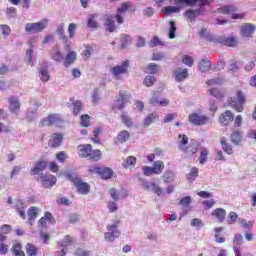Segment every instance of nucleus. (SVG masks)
<instances>
[{
  "mask_svg": "<svg viewBox=\"0 0 256 256\" xmlns=\"http://www.w3.org/2000/svg\"><path fill=\"white\" fill-rule=\"evenodd\" d=\"M236 97L237 98L230 97L228 99V103L231 105V107H233V109H236V111L241 113V111H243V103H245V96H243L241 91L237 90Z\"/></svg>",
  "mask_w": 256,
  "mask_h": 256,
  "instance_id": "nucleus-1",
  "label": "nucleus"
},
{
  "mask_svg": "<svg viewBox=\"0 0 256 256\" xmlns=\"http://www.w3.org/2000/svg\"><path fill=\"white\" fill-rule=\"evenodd\" d=\"M208 93L212 97H215V99H223V97H225V93L217 88H211L210 90H208Z\"/></svg>",
  "mask_w": 256,
  "mask_h": 256,
  "instance_id": "nucleus-31",
  "label": "nucleus"
},
{
  "mask_svg": "<svg viewBox=\"0 0 256 256\" xmlns=\"http://www.w3.org/2000/svg\"><path fill=\"white\" fill-rule=\"evenodd\" d=\"M135 163H137V158L130 156L128 157L124 162H123V167L127 168V167H131V165H135Z\"/></svg>",
  "mask_w": 256,
  "mask_h": 256,
  "instance_id": "nucleus-46",
  "label": "nucleus"
},
{
  "mask_svg": "<svg viewBox=\"0 0 256 256\" xmlns=\"http://www.w3.org/2000/svg\"><path fill=\"white\" fill-rule=\"evenodd\" d=\"M238 223L239 225H241V227H245L246 229H251L253 227V222H248L245 219H238Z\"/></svg>",
  "mask_w": 256,
  "mask_h": 256,
  "instance_id": "nucleus-58",
  "label": "nucleus"
},
{
  "mask_svg": "<svg viewBox=\"0 0 256 256\" xmlns=\"http://www.w3.org/2000/svg\"><path fill=\"white\" fill-rule=\"evenodd\" d=\"M237 213L235 212H230L228 217H227V223L228 225H233V223H235V221H237Z\"/></svg>",
  "mask_w": 256,
  "mask_h": 256,
  "instance_id": "nucleus-55",
  "label": "nucleus"
},
{
  "mask_svg": "<svg viewBox=\"0 0 256 256\" xmlns=\"http://www.w3.org/2000/svg\"><path fill=\"white\" fill-rule=\"evenodd\" d=\"M150 190L156 193V195H162L163 193V190H161V188L154 182L150 183Z\"/></svg>",
  "mask_w": 256,
  "mask_h": 256,
  "instance_id": "nucleus-53",
  "label": "nucleus"
},
{
  "mask_svg": "<svg viewBox=\"0 0 256 256\" xmlns=\"http://www.w3.org/2000/svg\"><path fill=\"white\" fill-rule=\"evenodd\" d=\"M70 181L73 182L74 187H76L77 191L81 193V195H87L91 190V187L86 182H83L81 178L70 177Z\"/></svg>",
  "mask_w": 256,
  "mask_h": 256,
  "instance_id": "nucleus-3",
  "label": "nucleus"
},
{
  "mask_svg": "<svg viewBox=\"0 0 256 256\" xmlns=\"http://www.w3.org/2000/svg\"><path fill=\"white\" fill-rule=\"evenodd\" d=\"M212 217H215L219 223H223L227 217V212L223 208H217L212 212Z\"/></svg>",
  "mask_w": 256,
  "mask_h": 256,
  "instance_id": "nucleus-15",
  "label": "nucleus"
},
{
  "mask_svg": "<svg viewBox=\"0 0 256 256\" xmlns=\"http://www.w3.org/2000/svg\"><path fill=\"white\" fill-rule=\"evenodd\" d=\"M90 173H99L102 179H111L113 177V170L111 168H100L93 166L89 169Z\"/></svg>",
  "mask_w": 256,
  "mask_h": 256,
  "instance_id": "nucleus-5",
  "label": "nucleus"
},
{
  "mask_svg": "<svg viewBox=\"0 0 256 256\" xmlns=\"http://www.w3.org/2000/svg\"><path fill=\"white\" fill-rule=\"evenodd\" d=\"M63 121L61 116L57 114H50L46 118H44L41 122L42 127H51V125H55V123H60Z\"/></svg>",
  "mask_w": 256,
  "mask_h": 256,
  "instance_id": "nucleus-8",
  "label": "nucleus"
},
{
  "mask_svg": "<svg viewBox=\"0 0 256 256\" xmlns=\"http://www.w3.org/2000/svg\"><path fill=\"white\" fill-rule=\"evenodd\" d=\"M95 17H97V15H92L90 18H88V27H90V29H97L98 27Z\"/></svg>",
  "mask_w": 256,
  "mask_h": 256,
  "instance_id": "nucleus-50",
  "label": "nucleus"
},
{
  "mask_svg": "<svg viewBox=\"0 0 256 256\" xmlns=\"http://www.w3.org/2000/svg\"><path fill=\"white\" fill-rule=\"evenodd\" d=\"M156 119H159V116L157 115V113H152L148 115L143 121L144 127H149L150 124L153 123V121H156Z\"/></svg>",
  "mask_w": 256,
  "mask_h": 256,
  "instance_id": "nucleus-34",
  "label": "nucleus"
},
{
  "mask_svg": "<svg viewBox=\"0 0 256 256\" xmlns=\"http://www.w3.org/2000/svg\"><path fill=\"white\" fill-rule=\"evenodd\" d=\"M157 45H164L157 36H154L150 41V47H157Z\"/></svg>",
  "mask_w": 256,
  "mask_h": 256,
  "instance_id": "nucleus-63",
  "label": "nucleus"
},
{
  "mask_svg": "<svg viewBox=\"0 0 256 256\" xmlns=\"http://www.w3.org/2000/svg\"><path fill=\"white\" fill-rule=\"evenodd\" d=\"M230 137H231V141H232V143H234V145H239L241 143V141H243V135L239 131H234Z\"/></svg>",
  "mask_w": 256,
  "mask_h": 256,
  "instance_id": "nucleus-28",
  "label": "nucleus"
},
{
  "mask_svg": "<svg viewBox=\"0 0 256 256\" xmlns=\"http://www.w3.org/2000/svg\"><path fill=\"white\" fill-rule=\"evenodd\" d=\"M233 119V112H231V110H226L219 116V123H221V125H223L224 127H227V125L232 123Z\"/></svg>",
  "mask_w": 256,
  "mask_h": 256,
  "instance_id": "nucleus-10",
  "label": "nucleus"
},
{
  "mask_svg": "<svg viewBox=\"0 0 256 256\" xmlns=\"http://www.w3.org/2000/svg\"><path fill=\"white\" fill-rule=\"evenodd\" d=\"M197 177H199V169L197 167H193L190 173L187 174L186 179L189 183H193Z\"/></svg>",
  "mask_w": 256,
  "mask_h": 256,
  "instance_id": "nucleus-25",
  "label": "nucleus"
},
{
  "mask_svg": "<svg viewBox=\"0 0 256 256\" xmlns=\"http://www.w3.org/2000/svg\"><path fill=\"white\" fill-rule=\"evenodd\" d=\"M142 170H143V174L146 177H151V175H155V171L153 170V167L144 166V167H142Z\"/></svg>",
  "mask_w": 256,
  "mask_h": 256,
  "instance_id": "nucleus-52",
  "label": "nucleus"
},
{
  "mask_svg": "<svg viewBox=\"0 0 256 256\" xmlns=\"http://www.w3.org/2000/svg\"><path fill=\"white\" fill-rule=\"evenodd\" d=\"M237 10V8H235V6H224L222 8H220V12L224 13V14H229V13H233Z\"/></svg>",
  "mask_w": 256,
  "mask_h": 256,
  "instance_id": "nucleus-54",
  "label": "nucleus"
},
{
  "mask_svg": "<svg viewBox=\"0 0 256 256\" xmlns=\"http://www.w3.org/2000/svg\"><path fill=\"white\" fill-rule=\"evenodd\" d=\"M220 143L222 145L223 151H225V153H227V155H233V147H231V145L227 144V141L225 140V138H221Z\"/></svg>",
  "mask_w": 256,
  "mask_h": 256,
  "instance_id": "nucleus-36",
  "label": "nucleus"
},
{
  "mask_svg": "<svg viewBox=\"0 0 256 256\" xmlns=\"http://www.w3.org/2000/svg\"><path fill=\"white\" fill-rule=\"evenodd\" d=\"M197 1H200L203 5H209L212 0H175V3H186V5H195Z\"/></svg>",
  "mask_w": 256,
  "mask_h": 256,
  "instance_id": "nucleus-30",
  "label": "nucleus"
},
{
  "mask_svg": "<svg viewBox=\"0 0 256 256\" xmlns=\"http://www.w3.org/2000/svg\"><path fill=\"white\" fill-rule=\"evenodd\" d=\"M152 169L154 170V175H161L163 173V169H165V163L161 160L155 161Z\"/></svg>",
  "mask_w": 256,
  "mask_h": 256,
  "instance_id": "nucleus-20",
  "label": "nucleus"
},
{
  "mask_svg": "<svg viewBox=\"0 0 256 256\" xmlns=\"http://www.w3.org/2000/svg\"><path fill=\"white\" fill-rule=\"evenodd\" d=\"M207 157H209V150L205 147L200 148V157H199V163L200 165H204L207 161Z\"/></svg>",
  "mask_w": 256,
  "mask_h": 256,
  "instance_id": "nucleus-27",
  "label": "nucleus"
},
{
  "mask_svg": "<svg viewBox=\"0 0 256 256\" xmlns=\"http://www.w3.org/2000/svg\"><path fill=\"white\" fill-rule=\"evenodd\" d=\"M234 247H241V243H243V236L241 234H236L233 240Z\"/></svg>",
  "mask_w": 256,
  "mask_h": 256,
  "instance_id": "nucleus-59",
  "label": "nucleus"
},
{
  "mask_svg": "<svg viewBox=\"0 0 256 256\" xmlns=\"http://www.w3.org/2000/svg\"><path fill=\"white\" fill-rule=\"evenodd\" d=\"M9 103H10V111H12V113H17V111L21 109V105L19 104V100L17 98L11 97L9 99Z\"/></svg>",
  "mask_w": 256,
  "mask_h": 256,
  "instance_id": "nucleus-23",
  "label": "nucleus"
},
{
  "mask_svg": "<svg viewBox=\"0 0 256 256\" xmlns=\"http://www.w3.org/2000/svg\"><path fill=\"white\" fill-rule=\"evenodd\" d=\"M189 121L192 125H205V123L209 121V118L207 116L193 113L189 115Z\"/></svg>",
  "mask_w": 256,
  "mask_h": 256,
  "instance_id": "nucleus-9",
  "label": "nucleus"
},
{
  "mask_svg": "<svg viewBox=\"0 0 256 256\" xmlns=\"http://www.w3.org/2000/svg\"><path fill=\"white\" fill-rule=\"evenodd\" d=\"M179 143H180V149L185 150V145L189 143V138L185 134L179 135Z\"/></svg>",
  "mask_w": 256,
  "mask_h": 256,
  "instance_id": "nucleus-45",
  "label": "nucleus"
},
{
  "mask_svg": "<svg viewBox=\"0 0 256 256\" xmlns=\"http://www.w3.org/2000/svg\"><path fill=\"white\" fill-rule=\"evenodd\" d=\"M21 243L15 242L12 247V251L15 256H25V252H23Z\"/></svg>",
  "mask_w": 256,
  "mask_h": 256,
  "instance_id": "nucleus-35",
  "label": "nucleus"
},
{
  "mask_svg": "<svg viewBox=\"0 0 256 256\" xmlns=\"http://www.w3.org/2000/svg\"><path fill=\"white\" fill-rule=\"evenodd\" d=\"M88 157L92 161H99L101 159V150H93L92 148Z\"/></svg>",
  "mask_w": 256,
  "mask_h": 256,
  "instance_id": "nucleus-38",
  "label": "nucleus"
},
{
  "mask_svg": "<svg viewBox=\"0 0 256 256\" xmlns=\"http://www.w3.org/2000/svg\"><path fill=\"white\" fill-rule=\"evenodd\" d=\"M78 148L80 157H89V155H91V149H93L90 144L80 145Z\"/></svg>",
  "mask_w": 256,
  "mask_h": 256,
  "instance_id": "nucleus-16",
  "label": "nucleus"
},
{
  "mask_svg": "<svg viewBox=\"0 0 256 256\" xmlns=\"http://www.w3.org/2000/svg\"><path fill=\"white\" fill-rule=\"evenodd\" d=\"M129 67V61L122 62L121 66H116L114 68H111V72L113 73L114 77L116 79H119V75H123L127 73V68Z\"/></svg>",
  "mask_w": 256,
  "mask_h": 256,
  "instance_id": "nucleus-11",
  "label": "nucleus"
},
{
  "mask_svg": "<svg viewBox=\"0 0 256 256\" xmlns=\"http://www.w3.org/2000/svg\"><path fill=\"white\" fill-rule=\"evenodd\" d=\"M77 256H91V251L85 250L83 248H78L76 251Z\"/></svg>",
  "mask_w": 256,
  "mask_h": 256,
  "instance_id": "nucleus-62",
  "label": "nucleus"
},
{
  "mask_svg": "<svg viewBox=\"0 0 256 256\" xmlns=\"http://www.w3.org/2000/svg\"><path fill=\"white\" fill-rule=\"evenodd\" d=\"M93 133H94V137H92V141L94 143H100V139H99V133H101V129L100 128H95L93 130Z\"/></svg>",
  "mask_w": 256,
  "mask_h": 256,
  "instance_id": "nucleus-60",
  "label": "nucleus"
},
{
  "mask_svg": "<svg viewBox=\"0 0 256 256\" xmlns=\"http://www.w3.org/2000/svg\"><path fill=\"white\" fill-rule=\"evenodd\" d=\"M156 82L157 78H155V76L148 75L144 79V85H146V87H152Z\"/></svg>",
  "mask_w": 256,
  "mask_h": 256,
  "instance_id": "nucleus-39",
  "label": "nucleus"
},
{
  "mask_svg": "<svg viewBox=\"0 0 256 256\" xmlns=\"http://www.w3.org/2000/svg\"><path fill=\"white\" fill-rule=\"evenodd\" d=\"M182 63H184V65H187V67H193V57L187 55L183 56Z\"/></svg>",
  "mask_w": 256,
  "mask_h": 256,
  "instance_id": "nucleus-51",
  "label": "nucleus"
},
{
  "mask_svg": "<svg viewBox=\"0 0 256 256\" xmlns=\"http://www.w3.org/2000/svg\"><path fill=\"white\" fill-rule=\"evenodd\" d=\"M26 254L28 256H36L39 254V248H37V246L34 244L28 243L26 245Z\"/></svg>",
  "mask_w": 256,
  "mask_h": 256,
  "instance_id": "nucleus-24",
  "label": "nucleus"
},
{
  "mask_svg": "<svg viewBox=\"0 0 256 256\" xmlns=\"http://www.w3.org/2000/svg\"><path fill=\"white\" fill-rule=\"evenodd\" d=\"M77 60V52L75 51H70L64 60V66L65 67H69V65H73V63H75V61Z\"/></svg>",
  "mask_w": 256,
  "mask_h": 256,
  "instance_id": "nucleus-17",
  "label": "nucleus"
},
{
  "mask_svg": "<svg viewBox=\"0 0 256 256\" xmlns=\"http://www.w3.org/2000/svg\"><path fill=\"white\" fill-rule=\"evenodd\" d=\"M130 99L131 95L127 94L126 92L120 91L119 97L114 104V109H125V103H129Z\"/></svg>",
  "mask_w": 256,
  "mask_h": 256,
  "instance_id": "nucleus-4",
  "label": "nucleus"
},
{
  "mask_svg": "<svg viewBox=\"0 0 256 256\" xmlns=\"http://www.w3.org/2000/svg\"><path fill=\"white\" fill-rule=\"evenodd\" d=\"M191 196H186L180 200V205H182V211L184 215H187L191 211Z\"/></svg>",
  "mask_w": 256,
  "mask_h": 256,
  "instance_id": "nucleus-12",
  "label": "nucleus"
},
{
  "mask_svg": "<svg viewBox=\"0 0 256 256\" xmlns=\"http://www.w3.org/2000/svg\"><path fill=\"white\" fill-rule=\"evenodd\" d=\"M198 67L202 73H207V71L211 70V61L208 59H202Z\"/></svg>",
  "mask_w": 256,
  "mask_h": 256,
  "instance_id": "nucleus-22",
  "label": "nucleus"
},
{
  "mask_svg": "<svg viewBox=\"0 0 256 256\" xmlns=\"http://www.w3.org/2000/svg\"><path fill=\"white\" fill-rule=\"evenodd\" d=\"M130 134L127 130H123L119 132V134L116 137V141L118 143H125L126 141H129Z\"/></svg>",
  "mask_w": 256,
  "mask_h": 256,
  "instance_id": "nucleus-26",
  "label": "nucleus"
},
{
  "mask_svg": "<svg viewBox=\"0 0 256 256\" xmlns=\"http://www.w3.org/2000/svg\"><path fill=\"white\" fill-rule=\"evenodd\" d=\"M38 213H39V208H37V207L29 208V210H28V220H29L31 225H32L31 221H35V219L37 218Z\"/></svg>",
  "mask_w": 256,
  "mask_h": 256,
  "instance_id": "nucleus-33",
  "label": "nucleus"
},
{
  "mask_svg": "<svg viewBox=\"0 0 256 256\" xmlns=\"http://www.w3.org/2000/svg\"><path fill=\"white\" fill-rule=\"evenodd\" d=\"M89 119H90V117L87 114L81 116L82 127H89V125H91V121Z\"/></svg>",
  "mask_w": 256,
  "mask_h": 256,
  "instance_id": "nucleus-57",
  "label": "nucleus"
},
{
  "mask_svg": "<svg viewBox=\"0 0 256 256\" xmlns=\"http://www.w3.org/2000/svg\"><path fill=\"white\" fill-rule=\"evenodd\" d=\"M50 55L54 61L61 62L63 59V53H61V50L59 49V46H55L51 52Z\"/></svg>",
  "mask_w": 256,
  "mask_h": 256,
  "instance_id": "nucleus-19",
  "label": "nucleus"
},
{
  "mask_svg": "<svg viewBox=\"0 0 256 256\" xmlns=\"http://www.w3.org/2000/svg\"><path fill=\"white\" fill-rule=\"evenodd\" d=\"M47 25H49V20L43 19L38 23L26 24L25 29L28 33H39L41 31H43V29H45L47 27Z\"/></svg>",
  "mask_w": 256,
  "mask_h": 256,
  "instance_id": "nucleus-2",
  "label": "nucleus"
},
{
  "mask_svg": "<svg viewBox=\"0 0 256 256\" xmlns=\"http://www.w3.org/2000/svg\"><path fill=\"white\" fill-rule=\"evenodd\" d=\"M121 119L122 123L126 125L128 128L133 125V119H131V117H129L127 114L123 113L121 115Z\"/></svg>",
  "mask_w": 256,
  "mask_h": 256,
  "instance_id": "nucleus-44",
  "label": "nucleus"
},
{
  "mask_svg": "<svg viewBox=\"0 0 256 256\" xmlns=\"http://www.w3.org/2000/svg\"><path fill=\"white\" fill-rule=\"evenodd\" d=\"M127 45H131V36L124 34L121 36V47L125 49Z\"/></svg>",
  "mask_w": 256,
  "mask_h": 256,
  "instance_id": "nucleus-41",
  "label": "nucleus"
},
{
  "mask_svg": "<svg viewBox=\"0 0 256 256\" xmlns=\"http://www.w3.org/2000/svg\"><path fill=\"white\" fill-rule=\"evenodd\" d=\"M107 230L108 232L105 233V240L106 241H115V239H117V237H119L121 235V232H119V230H117V225H108L107 226Z\"/></svg>",
  "mask_w": 256,
  "mask_h": 256,
  "instance_id": "nucleus-7",
  "label": "nucleus"
},
{
  "mask_svg": "<svg viewBox=\"0 0 256 256\" xmlns=\"http://www.w3.org/2000/svg\"><path fill=\"white\" fill-rule=\"evenodd\" d=\"M174 75L176 77V81H185V79H187V77H189V72L187 71V68L181 69V68H177L174 71Z\"/></svg>",
  "mask_w": 256,
  "mask_h": 256,
  "instance_id": "nucleus-13",
  "label": "nucleus"
},
{
  "mask_svg": "<svg viewBox=\"0 0 256 256\" xmlns=\"http://www.w3.org/2000/svg\"><path fill=\"white\" fill-rule=\"evenodd\" d=\"M254 31L255 26H253L252 24H245L241 27V35L245 38L251 37Z\"/></svg>",
  "mask_w": 256,
  "mask_h": 256,
  "instance_id": "nucleus-14",
  "label": "nucleus"
},
{
  "mask_svg": "<svg viewBox=\"0 0 256 256\" xmlns=\"http://www.w3.org/2000/svg\"><path fill=\"white\" fill-rule=\"evenodd\" d=\"M49 72L47 71V69L42 68L40 69V79L41 81H43L44 83H46V81H49Z\"/></svg>",
  "mask_w": 256,
  "mask_h": 256,
  "instance_id": "nucleus-49",
  "label": "nucleus"
},
{
  "mask_svg": "<svg viewBox=\"0 0 256 256\" xmlns=\"http://www.w3.org/2000/svg\"><path fill=\"white\" fill-rule=\"evenodd\" d=\"M46 167H47V162L45 161L36 163L35 167L32 169L33 175H37L38 173H40V171H44Z\"/></svg>",
  "mask_w": 256,
  "mask_h": 256,
  "instance_id": "nucleus-29",
  "label": "nucleus"
},
{
  "mask_svg": "<svg viewBox=\"0 0 256 256\" xmlns=\"http://www.w3.org/2000/svg\"><path fill=\"white\" fill-rule=\"evenodd\" d=\"M63 140V136L61 134L54 133L51 136V139L49 141L50 147H59L61 145V141Z\"/></svg>",
  "mask_w": 256,
  "mask_h": 256,
  "instance_id": "nucleus-18",
  "label": "nucleus"
},
{
  "mask_svg": "<svg viewBox=\"0 0 256 256\" xmlns=\"http://www.w3.org/2000/svg\"><path fill=\"white\" fill-rule=\"evenodd\" d=\"M104 26L106 27L107 31H109L110 33H113V31H115V22L110 18L106 19Z\"/></svg>",
  "mask_w": 256,
  "mask_h": 256,
  "instance_id": "nucleus-42",
  "label": "nucleus"
},
{
  "mask_svg": "<svg viewBox=\"0 0 256 256\" xmlns=\"http://www.w3.org/2000/svg\"><path fill=\"white\" fill-rule=\"evenodd\" d=\"M175 31H177V26H175V22L170 21V31H169L170 39H175Z\"/></svg>",
  "mask_w": 256,
  "mask_h": 256,
  "instance_id": "nucleus-56",
  "label": "nucleus"
},
{
  "mask_svg": "<svg viewBox=\"0 0 256 256\" xmlns=\"http://www.w3.org/2000/svg\"><path fill=\"white\" fill-rule=\"evenodd\" d=\"M163 179L165 183H172L175 179V174L172 171H167L164 173Z\"/></svg>",
  "mask_w": 256,
  "mask_h": 256,
  "instance_id": "nucleus-43",
  "label": "nucleus"
},
{
  "mask_svg": "<svg viewBox=\"0 0 256 256\" xmlns=\"http://www.w3.org/2000/svg\"><path fill=\"white\" fill-rule=\"evenodd\" d=\"M38 181H41L43 187L49 189V187H53L55 183H57V178L51 174H41Z\"/></svg>",
  "mask_w": 256,
  "mask_h": 256,
  "instance_id": "nucleus-6",
  "label": "nucleus"
},
{
  "mask_svg": "<svg viewBox=\"0 0 256 256\" xmlns=\"http://www.w3.org/2000/svg\"><path fill=\"white\" fill-rule=\"evenodd\" d=\"M197 15H199V12L197 10H188V11H186V17H188V19L191 22L195 21Z\"/></svg>",
  "mask_w": 256,
  "mask_h": 256,
  "instance_id": "nucleus-48",
  "label": "nucleus"
},
{
  "mask_svg": "<svg viewBox=\"0 0 256 256\" xmlns=\"http://www.w3.org/2000/svg\"><path fill=\"white\" fill-rule=\"evenodd\" d=\"M184 151L189 157H193L197 153V146L192 143L187 148H184Z\"/></svg>",
  "mask_w": 256,
  "mask_h": 256,
  "instance_id": "nucleus-37",
  "label": "nucleus"
},
{
  "mask_svg": "<svg viewBox=\"0 0 256 256\" xmlns=\"http://www.w3.org/2000/svg\"><path fill=\"white\" fill-rule=\"evenodd\" d=\"M7 239V236L0 233V255H7L9 252V246L5 244V240Z\"/></svg>",
  "mask_w": 256,
  "mask_h": 256,
  "instance_id": "nucleus-21",
  "label": "nucleus"
},
{
  "mask_svg": "<svg viewBox=\"0 0 256 256\" xmlns=\"http://www.w3.org/2000/svg\"><path fill=\"white\" fill-rule=\"evenodd\" d=\"M70 101L71 103H73V113L74 115H77L78 113H80L81 109H83V104L79 100L75 101V98H71Z\"/></svg>",
  "mask_w": 256,
  "mask_h": 256,
  "instance_id": "nucleus-32",
  "label": "nucleus"
},
{
  "mask_svg": "<svg viewBox=\"0 0 256 256\" xmlns=\"http://www.w3.org/2000/svg\"><path fill=\"white\" fill-rule=\"evenodd\" d=\"M56 159L59 163H65V161H67V154L65 152H59L56 155Z\"/></svg>",
  "mask_w": 256,
  "mask_h": 256,
  "instance_id": "nucleus-61",
  "label": "nucleus"
},
{
  "mask_svg": "<svg viewBox=\"0 0 256 256\" xmlns=\"http://www.w3.org/2000/svg\"><path fill=\"white\" fill-rule=\"evenodd\" d=\"M128 7H131V3L125 2L122 4L120 8H118V14L121 15L122 13H125L127 11Z\"/></svg>",
  "mask_w": 256,
  "mask_h": 256,
  "instance_id": "nucleus-64",
  "label": "nucleus"
},
{
  "mask_svg": "<svg viewBox=\"0 0 256 256\" xmlns=\"http://www.w3.org/2000/svg\"><path fill=\"white\" fill-rule=\"evenodd\" d=\"M224 44L227 45V47H236L237 45V38L235 37H229L224 40Z\"/></svg>",
  "mask_w": 256,
  "mask_h": 256,
  "instance_id": "nucleus-47",
  "label": "nucleus"
},
{
  "mask_svg": "<svg viewBox=\"0 0 256 256\" xmlns=\"http://www.w3.org/2000/svg\"><path fill=\"white\" fill-rule=\"evenodd\" d=\"M145 71L150 75H153L159 71V66L155 63H150Z\"/></svg>",
  "mask_w": 256,
  "mask_h": 256,
  "instance_id": "nucleus-40",
  "label": "nucleus"
}]
</instances>
